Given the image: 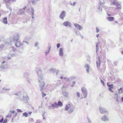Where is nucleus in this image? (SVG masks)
Listing matches in <instances>:
<instances>
[{
	"label": "nucleus",
	"instance_id": "nucleus-1",
	"mask_svg": "<svg viewBox=\"0 0 123 123\" xmlns=\"http://www.w3.org/2000/svg\"><path fill=\"white\" fill-rule=\"evenodd\" d=\"M15 43V45L16 47L23 49V44L19 41H17Z\"/></svg>",
	"mask_w": 123,
	"mask_h": 123
},
{
	"label": "nucleus",
	"instance_id": "nucleus-2",
	"mask_svg": "<svg viewBox=\"0 0 123 123\" xmlns=\"http://www.w3.org/2000/svg\"><path fill=\"white\" fill-rule=\"evenodd\" d=\"M113 4L116 6V8L117 9H119L121 7V5L118 2L117 0H114L113 3Z\"/></svg>",
	"mask_w": 123,
	"mask_h": 123
},
{
	"label": "nucleus",
	"instance_id": "nucleus-3",
	"mask_svg": "<svg viewBox=\"0 0 123 123\" xmlns=\"http://www.w3.org/2000/svg\"><path fill=\"white\" fill-rule=\"evenodd\" d=\"M19 35L18 34H16L14 36L13 38V40L14 42L18 41L19 38Z\"/></svg>",
	"mask_w": 123,
	"mask_h": 123
},
{
	"label": "nucleus",
	"instance_id": "nucleus-4",
	"mask_svg": "<svg viewBox=\"0 0 123 123\" xmlns=\"http://www.w3.org/2000/svg\"><path fill=\"white\" fill-rule=\"evenodd\" d=\"M65 12L64 11H63L61 12L60 17L62 19H63V18L65 17Z\"/></svg>",
	"mask_w": 123,
	"mask_h": 123
},
{
	"label": "nucleus",
	"instance_id": "nucleus-5",
	"mask_svg": "<svg viewBox=\"0 0 123 123\" xmlns=\"http://www.w3.org/2000/svg\"><path fill=\"white\" fill-rule=\"evenodd\" d=\"M107 85L109 87L108 89L111 92H113V91L111 89H112L113 88V85L112 84L110 85L109 83H107Z\"/></svg>",
	"mask_w": 123,
	"mask_h": 123
},
{
	"label": "nucleus",
	"instance_id": "nucleus-6",
	"mask_svg": "<svg viewBox=\"0 0 123 123\" xmlns=\"http://www.w3.org/2000/svg\"><path fill=\"white\" fill-rule=\"evenodd\" d=\"M39 82H40L41 83L40 84V87L42 89H43L44 87V82L43 81H42L41 82V81L40 80H39Z\"/></svg>",
	"mask_w": 123,
	"mask_h": 123
},
{
	"label": "nucleus",
	"instance_id": "nucleus-7",
	"mask_svg": "<svg viewBox=\"0 0 123 123\" xmlns=\"http://www.w3.org/2000/svg\"><path fill=\"white\" fill-rule=\"evenodd\" d=\"M74 25L79 30H81L82 29V27L80 25H79L77 24H75Z\"/></svg>",
	"mask_w": 123,
	"mask_h": 123
},
{
	"label": "nucleus",
	"instance_id": "nucleus-8",
	"mask_svg": "<svg viewBox=\"0 0 123 123\" xmlns=\"http://www.w3.org/2000/svg\"><path fill=\"white\" fill-rule=\"evenodd\" d=\"M59 54L61 56H62L63 55V52L62 48H60V49Z\"/></svg>",
	"mask_w": 123,
	"mask_h": 123
},
{
	"label": "nucleus",
	"instance_id": "nucleus-9",
	"mask_svg": "<svg viewBox=\"0 0 123 123\" xmlns=\"http://www.w3.org/2000/svg\"><path fill=\"white\" fill-rule=\"evenodd\" d=\"M7 18L6 17L4 18L3 19L2 22L5 24H6L7 23Z\"/></svg>",
	"mask_w": 123,
	"mask_h": 123
},
{
	"label": "nucleus",
	"instance_id": "nucleus-10",
	"mask_svg": "<svg viewBox=\"0 0 123 123\" xmlns=\"http://www.w3.org/2000/svg\"><path fill=\"white\" fill-rule=\"evenodd\" d=\"M84 67L85 68H87L86 70V71L88 73L89 71V66L88 64H85Z\"/></svg>",
	"mask_w": 123,
	"mask_h": 123
},
{
	"label": "nucleus",
	"instance_id": "nucleus-11",
	"mask_svg": "<svg viewBox=\"0 0 123 123\" xmlns=\"http://www.w3.org/2000/svg\"><path fill=\"white\" fill-rule=\"evenodd\" d=\"M102 120L103 121H105L109 120L108 118L105 116H104L102 118Z\"/></svg>",
	"mask_w": 123,
	"mask_h": 123
},
{
	"label": "nucleus",
	"instance_id": "nucleus-12",
	"mask_svg": "<svg viewBox=\"0 0 123 123\" xmlns=\"http://www.w3.org/2000/svg\"><path fill=\"white\" fill-rule=\"evenodd\" d=\"M70 24L69 22L68 21H65L64 22L63 25L65 26H67L69 25Z\"/></svg>",
	"mask_w": 123,
	"mask_h": 123
},
{
	"label": "nucleus",
	"instance_id": "nucleus-13",
	"mask_svg": "<svg viewBox=\"0 0 123 123\" xmlns=\"http://www.w3.org/2000/svg\"><path fill=\"white\" fill-rule=\"evenodd\" d=\"M107 19L108 21H111L114 20V18L113 17H107Z\"/></svg>",
	"mask_w": 123,
	"mask_h": 123
},
{
	"label": "nucleus",
	"instance_id": "nucleus-14",
	"mask_svg": "<svg viewBox=\"0 0 123 123\" xmlns=\"http://www.w3.org/2000/svg\"><path fill=\"white\" fill-rule=\"evenodd\" d=\"M52 106L53 107L58 108V105L56 102H55L52 105Z\"/></svg>",
	"mask_w": 123,
	"mask_h": 123
},
{
	"label": "nucleus",
	"instance_id": "nucleus-15",
	"mask_svg": "<svg viewBox=\"0 0 123 123\" xmlns=\"http://www.w3.org/2000/svg\"><path fill=\"white\" fill-rule=\"evenodd\" d=\"M71 105H70V104H68L66 106L65 109L66 110H67L69 109L70 108H71Z\"/></svg>",
	"mask_w": 123,
	"mask_h": 123
},
{
	"label": "nucleus",
	"instance_id": "nucleus-16",
	"mask_svg": "<svg viewBox=\"0 0 123 123\" xmlns=\"http://www.w3.org/2000/svg\"><path fill=\"white\" fill-rule=\"evenodd\" d=\"M57 104L58 107L59 106H62V103L60 101H59L58 102Z\"/></svg>",
	"mask_w": 123,
	"mask_h": 123
},
{
	"label": "nucleus",
	"instance_id": "nucleus-17",
	"mask_svg": "<svg viewBox=\"0 0 123 123\" xmlns=\"http://www.w3.org/2000/svg\"><path fill=\"white\" fill-rule=\"evenodd\" d=\"M82 93H83V94L84 97H81V99L82 98H86L87 96V92H83Z\"/></svg>",
	"mask_w": 123,
	"mask_h": 123
},
{
	"label": "nucleus",
	"instance_id": "nucleus-18",
	"mask_svg": "<svg viewBox=\"0 0 123 123\" xmlns=\"http://www.w3.org/2000/svg\"><path fill=\"white\" fill-rule=\"evenodd\" d=\"M100 61H99L97 62L96 63L97 65V67L98 68H99V67L100 65Z\"/></svg>",
	"mask_w": 123,
	"mask_h": 123
},
{
	"label": "nucleus",
	"instance_id": "nucleus-19",
	"mask_svg": "<svg viewBox=\"0 0 123 123\" xmlns=\"http://www.w3.org/2000/svg\"><path fill=\"white\" fill-rule=\"evenodd\" d=\"M81 90L83 92H86V88L84 87H83L81 89Z\"/></svg>",
	"mask_w": 123,
	"mask_h": 123
},
{
	"label": "nucleus",
	"instance_id": "nucleus-20",
	"mask_svg": "<svg viewBox=\"0 0 123 123\" xmlns=\"http://www.w3.org/2000/svg\"><path fill=\"white\" fill-rule=\"evenodd\" d=\"M28 114L26 112H25L23 114V116H25V117H28Z\"/></svg>",
	"mask_w": 123,
	"mask_h": 123
},
{
	"label": "nucleus",
	"instance_id": "nucleus-21",
	"mask_svg": "<svg viewBox=\"0 0 123 123\" xmlns=\"http://www.w3.org/2000/svg\"><path fill=\"white\" fill-rule=\"evenodd\" d=\"M11 48L12 50L14 52L16 50V49L13 46Z\"/></svg>",
	"mask_w": 123,
	"mask_h": 123
},
{
	"label": "nucleus",
	"instance_id": "nucleus-22",
	"mask_svg": "<svg viewBox=\"0 0 123 123\" xmlns=\"http://www.w3.org/2000/svg\"><path fill=\"white\" fill-rule=\"evenodd\" d=\"M12 114L11 113H8L7 115L6 116V117H10L12 116Z\"/></svg>",
	"mask_w": 123,
	"mask_h": 123
},
{
	"label": "nucleus",
	"instance_id": "nucleus-23",
	"mask_svg": "<svg viewBox=\"0 0 123 123\" xmlns=\"http://www.w3.org/2000/svg\"><path fill=\"white\" fill-rule=\"evenodd\" d=\"M122 89L121 87L120 88V89L119 90H118L119 93L120 94L122 93L123 92H122Z\"/></svg>",
	"mask_w": 123,
	"mask_h": 123
},
{
	"label": "nucleus",
	"instance_id": "nucleus-24",
	"mask_svg": "<svg viewBox=\"0 0 123 123\" xmlns=\"http://www.w3.org/2000/svg\"><path fill=\"white\" fill-rule=\"evenodd\" d=\"M4 2L6 3H9L10 1V0H3Z\"/></svg>",
	"mask_w": 123,
	"mask_h": 123
},
{
	"label": "nucleus",
	"instance_id": "nucleus-25",
	"mask_svg": "<svg viewBox=\"0 0 123 123\" xmlns=\"http://www.w3.org/2000/svg\"><path fill=\"white\" fill-rule=\"evenodd\" d=\"M104 110L103 111V109H100V111L101 113H103L105 112V109H104Z\"/></svg>",
	"mask_w": 123,
	"mask_h": 123
},
{
	"label": "nucleus",
	"instance_id": "nucleus-26",
	"mask_svg": "<svg viewBox=\"0 0 123 123\" xmlns=\"http://www.w3.org/2000/svg\"><path fill=\"white\" fill-rule=\"evenodd\" d=\"M30 122H34V120L32 118H31L29 120Z\"/></svg>",
	"mask_w": 123,
	"mask_h": 123
},
{
	"label": "nucleus",
	"instance_id": "nucleus-27",
	"mask_svg": "<svg viewBox=\"0 0 123 123\" xmlns=\"http://www.w3.org/2000/svg\"><path fill=\"white\" fill-rule=\"evenodd\" d=\"M74 109H70L69 111V113H71L72 112H73V111H74Z\"/></svg>",
	"mask_w": 123,
	"mask_h": 123
},
{
	"label": "nucleus",
	"instance_id": "nucleus-28",
	"mask_svg": "<svg viewBox=\"0 0 123 123\" xmlns=\"http://www.w3.org/2000/svg\"><path fill=\"white\" fill-rule=\"evenodd\" d=\"M46 95V94L45 93H44L43 92H42V96L43 97L45 96Z\"/></svg>",
	"mask_w": 123,
	"mask_h": 123
},
{
	"label": "nucleus",
	"instance_id": "nucleus-29",
	"mask_svg": "<svg viewBox=\"0 0 123 123\" xmlns=\"http://www.w3.org/2000/svg\"><path fill=\"white\" fill-rule=\"evenodd\" d=\"M78 97H80V93L79 92H77L76 93Z\"/></svg>",
	"mask_w": 123,
	"mask_h": 123
},
{
	"label": "nucleus",
	"instance_id": "nucleus-30",
	"mask_svg": "<svg viewBox=\"0 0 123 123\" xmlns=\"http://www.w3.org/2000/svg\"><path fill=\"white\" fill-rule=\"evenodd\" d=\"M17 111L18 112H22V111L20 109H17Z\"/></svg>",
	"mask_w": 123,
	"mask_h": 123
},
{
	"label": "nucleus",
	"instance_id": "nucleus-31",
	"mask_svg": "<svg viewBox=\"0 0 123 123\" xmlns=\"http://www.w3.org/2000/svg\"><path fill=\"white\" fill-rule=\"evenodd\" d=\"M7 119L6 118H5L3 122V123H7Z\"/></svg>",
	"mask_w": 123,
	"mask_h": 123
},
{
	"label": "nucleus",
	"instance_id": "nucleus-32",
	"mask_svg": "<svg viewBox=\"0 0 123 123\" xmlns=\"http://www.w3.org/2000/svg\"><path fill=\"white\" fill-rule=\"evenodd\" d=\"M101 83L103 85V86H105V83L102 80H101Z\"/></svg>",
	"mask_w": 123,
	"mask_h": 123
},
{
	"label": "nucleus",
	"instance_id": "nucleus-33",
	"mask_svg": "<svg viewBox=\"0 0 123 123\" xmlns=\"http://www.w3.org/2000/svg\"><path fill=\"white\" fill-rule=\"evenodd\" d=\"M98 43H97V44H96V51H97V50L98 49Z\"/></svg>",
	"mask_w": 123,
	"mask_h": 123
},
{
	"label": "nucleus",
	"instance_id": "nucleus-34",
	"mask_svg": "<svg viewBox=\"0 0 123 123\" xmlns=\"http://www.w3.org/2000/svg\"><path fill=\"white\" fill-rule=\"evenodd\" d=\"M60 44L59 43L57 44V47L58 48H59L60 46Z\"/></svg>",
	"mask_w": 123,
	"mask_h": 123
},
{
	"label": "nucleus",
	"instance_id": "nucleus-35",
	"mask_svg": "<svg viewBox=\"0 0 123 123\" xmlns=\"http://www.w3.org/2000/svg\"><path fill=\"white\" fill-rule=\"evenodd\" d=\"M10 112L12 113L13 114L15 113V111H10Z\"/></svg>",
	"mask_w": 123,
	"mask_h": 123
},
{
	"label": "nucleus",
	"instance_id": "nucleus-36",
	"mask_svg": "<svg viewBox=\"0 0 123 123\" xmlns=\"http://www.w3.org/2000/svg\"><path fill=\"white\" fill-rule=\"evenodd\" d=\"M3 120V117H2L1 119L0 120V123H2Z\"/></svg>",
	"mask_w": 123,
	"mask_h": 123
},
{
	"label": "nucleus",
	"instance_id": "nucleus-37",
	"mask_svg": "<svg viewBox=\"0 0 123 123\" xmlns=\"http://www.w3.org/2000/svg\"><path fill=\"white\" fill-rule=\"evenodd\" d=\"M32 10H33V12H32V18H34V17H33V14H34V10H33V9H32Z\"/></svg>",
	"mask_w": 123,
	"mask_h": 123
},
{
	"label": "nucleus",
	"instance_id": "nucleus-38",
	"mask_svg": "<svg viewBox=\"0 0 123 123\" xmlns=\"http://www.w3.org/2000/svg\"><path fill=\"white\" fill-rule=\"evenodd\" d=\"M72 84H73V85H72V87H73V86H74V85H75V82H72Z\"/></svg>",
	"mask_w": 123,
	"mask_h": 123
},
{
	"label": "nucleus",
	"instance_id": "nucleus-39",
	"mask_svg": "<svg viewBox=\"0 0 123 123\" xmlns=\"http://www.w3.org/2000/svg\"><path fill=\"white\" fill-rule=\"evenodd\" d=\"M96 32L97 33L98 32H99V30H98V29L97 28H96Z\"/></svg>",
	"mask_w": 123,
	"mask_h": 123
},
{
	"label": "nucleus",
	"instance_id": "nucleus-40",
	"mask_svg": "<svg viewBox=\"0 0 123 123\" xmlns=\"http://www.w3.org/2000/svg\"><path fill=\"white\" fill-rule=\"evenodd\" d=\"M17 114L18 113H16L14 115V116H15V117L16 116H17Z\"/></svg>",
	"mask_w": 123,
	"mask_h": 123
},
{
	"label": "nucleus",
	"instance_id": "nucleus-41",
	"mask_svg": "<svg viewBox=\"0 0 123 123\" xmlns=\"http://www.w3.org/2000/svg\"><path fill=\"white\" fill-rule=\"evenodd\" d=\"M75 4L76 2H74L73 3V5L74 6L75 5Z\"/></svg>",
	"mask_w": 123,
	"mask_h": 123
},
{
	"label": "nucleus",
	"instance_id": "nucleus-42",
	"mask_svg": "<svg viewBox=\"0 0 123 123\" xmlns=\"http://www.w3.org/2000/svg\"><path fill=\"white\" fill-rule=\"evenodd\" d=\"M36 123H40V122L38 120L36 122Z\"/></svg>",
	"mask_w": 123,
	"mask_h": 123
},
{
	"label": "nucleus",
	"instance_id": "nucleus-43",
	"mask_svg": "<svg viewBox=\"0 0 123 123\" xmlns=\"http://www.w3.org/2000/svg\"><path fill=\"white\" fill-rule=\"evenodd\" d=\"M6 62L5 61H3L1 63V64H4V63H5Z\"/></svg>",
	"mask_w": 123,
	"mask_h": 123
},
{
	"label": "nucleus",
	"instance_id": "nucleus-44",
	"mask_svg": "<svg viewBox=\"0 0 123 123\" xmlns=\"http://www.w3.org/2000/svg\"><path fill=\"white\" fill-rule=\"evenodd\" d=\"M32 112H29V114L30 115H31V114L32 113Z\"/></svg>",
	"mask_w": 123,
	"mask_h": 123
},
{
	"label": "nucleus",
	"instance_id": "nucleus-45",
	"mask_svg": "<svg viewBox=\"0 0 123 123\" xmlns=\"http://www.w3.org/2000/svg\"><path fill=\"white\" fill-rule=\"evenodd\" d=\"M99 34H98L97 35H96V37H99Z\"/></svg>",
	"mask_w": 123,
	"mask_h": 123
},
{
	"label": "nucleus",
	"instance_id": "nucleus-46",
	"mask_svg": "<svg viewBox=\"0 0 123 123\" xmlns=\"http://www.w3.org/2000/svg\"><path fill=\"white\" fill-rule=\"evenodd\" d=\"M11 0L13 2H15L16 1V0Z\"/></svg>",
	"mask_w": 123,
	"mask_h": 123
},
{
	"label": "nucleus",
	"instance_id": "nucleus-47",
	"mask_svg": "<svg viewBox=\"0 0 123 123\" xmlns=\"http://www.w3.org/2000/svg\"><path fill=\"white\" fill-rule=\"evenodd\" d=\"M40 80H42V77H41L40 78Z\"/></svg>",
	"mask_w": 123,
	"mask_h": 123
},
{
	"label": "nucleus",
	"instance_id": "nucleus-48",
	"mask_svg": "<svg viewBox=\"0 0 123 123\" xmlns=\"http://www.w3.org/2000/svg\"><path fill=\"white\" fill-rule=\"evenodd\" d=\"M122 100L123 101V97H122L121 98Z\"/></svg>",
	"mask_w": 123,
	"mask_h": 123
},
{
	"label": "nucleus",
	"instance_id": "nucleus-49",
	"mask_svg": "<svg viewBox=\"0 0 123 123\" xmlns=\"http://www.w3.org/2000/svg\"><path fill=\"white\" fill-rule=\"evenodd\" d=\"M61 79H63V77L62 76H61Z\"/></svg>",
	"mask_w": 123,
	"mask_h": 123
},
{
	"label": "nucleus",
	"instance_id": "nucleus-50",
	"mask_svg": "<svg viewBox=\"0 0 123 123\" xmlns=\"http://www.w3.org/2000/svg\"><path fill=\"white\" fill-rule=\"evenodd\" d=\"M108 16H111V15H110L109 14H108Z\"/></svg>",
	"mask_w": 123,
	"mask_h": 123
},
{
	"label": "nucleus",
	"instance_id": "nucleus-51",
	"mask_svg": "<svg viewBox=\"0 0 123 123\" xmlns=\"http://www.w3.org/2000/svg\"><path fill=\"white\" fill-rule=\"evenodd\" d=\"M1 46L2 47H3V46H4V45L3 44H2Z\"/></svg>",
	"mask_w": 123,
	"mask_h": 123
},
{
	"label": "nucleus",
	"instance_id": "nucleus-52",
	"mask_svg": "<svg viewBox=\"0 0 123 123\" xmlns=\"http://www.w3.org/2000/svg\"><path fill=\"white\" fill-rule=\"evenodd\" d=\"M8 59H10V58H9V57H8Z\"/></svg>",
	"mask_w": 123,
	"mask_h": 123
},
{
	"label": "nucleus",
	"instance_id": "nucleus-53",
	"mask_svg": "<svg viewBox=\"0 0 123 123\" xmlns=\"http://www.w3.org/2000/svg\"><path fill=\"white\" fill-rule=\"evenodd\" d=\"M121 52H122V54L123 53V51H122Z\"/></svg>",
	"mask_w": 123,
	"mask_h": 123
},
{
	"label": "nucleus",
	"instance_id": "nucleus-54",
	"mask_svg": "<svg viewBox=\"0 0 123 123\" xmlns=\"http://www.w3.org/2000/svg\"><path fill=\"white\" fill-rule=\"evenodd\" d=\"M1 6V5H0V7Z\"/></svg>",
	"mask_w": 123,
	"mask_h": 123
}]
</instances>
